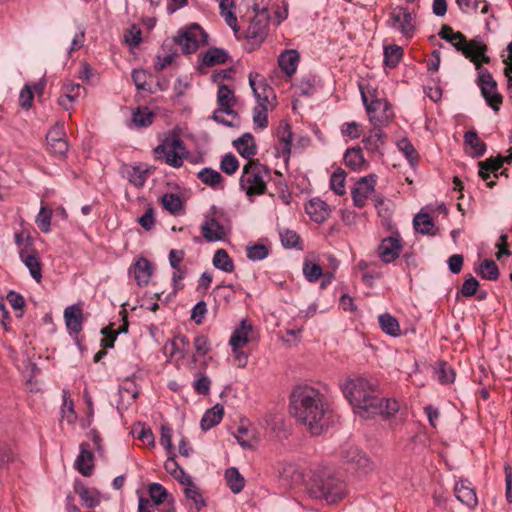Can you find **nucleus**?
<instances>
[{"label": "nucleus", "instance_id": "44", "mask_svg": "<svg viewBox=\"0 0 512 512\" xmlns=\"http://www.w3.org/2000/svg\"><path fill=\"white\" fill-rule=\"evenodd\" d=\"M482 278L496 281L499 278V269L493 260L485 259L476 271Z\"/></svg>", "mask_w": 512, "mask_h": 512}, {"label": "nucleus", "instance_id": "37", "mask_svg": "<svg viewBox=\"0 0 512 512\" xmlns=\"http://www.w3.org/2000/svg\"><path fill=\"white\" fill-rule=\"evenodd\" d=\"M234 2L232 0H221L219 3L220 15L224 18L226 24L233 29L234 32L239 30L237 17L233 12Z\"/></svg>", "mask_w": 512, "mask_h": 512}, {"label": "nucleus", "instance_id": "54", "mask_svg": "<svg viewBox=\"0 0 512 512\" xmlns=\"http://www.w3.org/2000/svg\"><path fill=\"white\" fill-rule=\"evenodd\" d=\"M76 493L80 496L82 503L88 507L93 508L98 503V498L91 492L89 489H87L84 486L75 487Z\"/></svg>", "mask_w": 512, "mask_h": 512}, {"label": "nucleus", "instance_id": "15", "mask_svg": "<svg viewBox=\"0 0 512 512\" xmlns=\"http://www.w3.org/2000/svg\"><path fill=\"white\" fill-rule=\"evenodd\" d=\"M253 334V324L248 319H242L230 337L229 345L231 349L243 348L253 339Z\"/></svg>", "mask_w": 512, "mask_h": 512}, {"label": "nucleus", "instance_id": "23", "mask_svg": "<svg viewBox=\"0 0 512 512\" xmlns=\"http://www.w3.org/2000/svg\"><path fill=\"white\" fill-rule=\"evenodd\" d=\"M64 319L67 329L75 334L82 330L83 313L78 305H71L64 311Z\"/></svg>", "mask_w": 512, "mask_h": 512}, {"label": "nucleus", "instance_id": "5", "mask_svg": "<svg viewBox=\"0 0 512 512\" xmlns=\"http://www.w3.org/2000/svg\"><path fill=\"white\" fill-rule=\"evenodd\" d=\"M268 4L269 0H261L255 1L252 5L254 16L246 30V38L253 46H259L268 35L270 22Z\"/></svg>", "mask_w": 512, "mask_h": 512}, {"label": "nucleus", "instance_id": "18", "mask_svg": "<svg viewBox=\"0 0 512 512\" xmlns=\"http://www.w3.org/2000/svg\"><path fill=\"white\" fill-rule=\"evenodd\" d=\"M380 126H374V129L369 132L367 136L362 139L364 148L374 155H382V148L385 144L386 135L379 128Z\"/></svg>", "mask_w": 512, "mask_h": 512}, {"label": "nucleus", "instance_id": "64", "mask_svg": "<svg viewBox=\"0 0 512 512\" xmlns=\"http://www.w3.org/2000/svg\"><path fill=\"white\" fill-rule=\"evenodd\" d=\"M344 457L348 462H355L359 467H364L368 463V458L357 448H351Z\"/></svg>", "mask_w": 512, "mask_h": 512}, {"label": "nucleus", "instance_id": "4", "mask_svg": "<svg viewBox=\"0 0 512 512\" xmlns=\"http://www.w3.org/2000/svg\"><path fill=\"white\" fill-rule=\"evenodd\" d=\"M271 180L270 169L259 160H249L242 169L239 180L240 188L248 197L263 195L267 183Z\"/></svg>", "mask_w": 512, "mask_h": 512}, {"label": "nucleus", "instance_id": "49", "mask_svg": "<svg viewBox=\"0 0 512 512\" xmlns=\"http://www.w3.org/2000/svg\"><path fill=\"white\" fill-rule=\"evenodd\" d=\"M303 275L308 282H316L323 276L322 267L310 260H305L303 263Z\"/></svg>", "mask_w": 512, "mask_h": 512}, {"label": "nucleus", "instance_id": "58", "mask_svg": "<svg viewBox=\"0 0 512 512\" xmlns=\"http://www.w3.org/2000/svg\"><path fill=\"white\" fill-rule=\"evenodd\" d=\"M127 178L134 186L142 187L147 179L146 171L133 167L127 172Z\"/></svg>", "mask_w": 512, "mask_h": 512}, {"label": "nucleus", "instance_id": "29", "mask_svg": "<svg viewBox=\"0 0 512 512\" xmlns=\"http://www.w3.org/2000/svg\"><path fill=\"white\" fill-rule=\"evenodd\" d=\"M299 62V54L296 50H285L278 58L280 68L291 76L295 73Z\"/></svg>", "mask_w": 512, "mask_h": 512}, {"label": "nucleus", "instance_id": "56", "mask_svg": "<svg viewBox=\"0 0 512 512\" xmlns=\"http://www.w3.org/2000/svg\"><path fill=\"white\" fill-rule=\"evenodd\" d=\"M268 254V248L264 244H254L247 248V257L252 261L263 260Z\"/></svg>", "mask_w": 512, "mask_h": 512}, {"label": "nucleus", "instance_id": "8", "mask_svg": "<svg viewBox=\"0 0 512 512\" xmlns=\"http://www.w3.org/2000/svg\"><path fill=\"white\" fill-rule=\"evenodd\" d=\"M453 47L461 52L466 58L470 59L477 69H480L479 61L489 63L490 58L485 55L487 45L483 42L480 36L474 37L472 40L467 41L466 37L462 34V39L449 41Z\"/></svg>", "mask_w": 512, "mask_h": 512}, {"label": "nucleus", "instance_id": "52", "mask_svg": "<svg viewBox=\"0 0 512 512\" xmlns=\"http://www.w3.org/2000/svg\"><path fill=\"white\" fill-rule=\"evenodd\" d=\"M398 147L408 159L410 164L415 165L418 162V153L408 139H401L398 142Z\"/></svg>", "mask_w": 512, "mask_h": 512}, {"label": "nucleus", "instance_id": "31", "mask_svg": "<svg viewBox=\"0 0 512 512\" xmlns=\"http://www.w3.org/2000/svg\"><path fill=\"white\" fill-rule=\"evenodd\" d=\"M224 414V407L220 404H216L212 408L208 409L201 419V428L203 430H209L212 427L219 424Z\"/></svg>", "mask_w": 512, "mask_h": 512}, {"label": "nucleus", "instance_id": "10", "mask_svg": "<svg viewBox=\"0 0 512 512\" xmlns=\"http://www.w3.org/2000/svg\"><path fill=\"white\" fill-rule=\"evenodd\" d=\"M208 35L198 25L192 24L186 31L174 38L184 54L194 53L200 44H206Z\"/></svg>", "mask_w": 512, "mask_h": 512}, {"label": "nucleus", "instance_id": "46", "mask_svg": "<svg viewBox=\"0 0 512 512\" xmlns=\"http://www.w3.org/2000/svg\"><path fill=\"white\" fill-rule=\"evenodd\" d=\"M119 395L123 402L126 400L127 403L130 404L134 401L139 395V391L134 381L130 379L124 380L119 387Z\"/></svg>", "mask_w": 512, "mask_h": 512}, {"label": "nucleus", "instance_id": "6", "mask_svg": "<svg viewBox=\"0 0 512 512\" xmlns=\"http://www.w3.org/2000/svg\"><path fill=\"white\" fill-rule=\"evenodd\" d=\"M155 158L163 160L171 167L179 168L188 152L184 142L177 135L166 137L161 144L154 149Z\"/></svg>", "mask_w": 512, "mask_h": 512}, {"label": "nucleus", "instance_id": "62", "mask_svg": "<svg viewBox=\"0 0 512 512\" xmlns=\"http://www.w3.org/2000/svg\"><path fill=\"white\" fill-rule=\"evenodd\" d=\"M341 132L344 136L350 139H357L361 135V125L357 122H347L341 127Z\"/></svg>", "mask_w": 512, "mask_h": 512}, {"label": "nucleus", "instance_id": "40", "mask_svg": "<svg viewBox=\"0 0 512 512\" xmlns=\"http://www.w3.org/2000/svg\"><path fill=\"white\" fill-rule=\"evenodd\" d=\"M184 494L190 509L199 511L205 505L203 497L194 483L184 488Z\"/></svg>", "mask_w": 512, "mask_h": 512}, {"label": "nucleus", "instance_id": "19", "mask_svg": "<svg viewBox=\"0 0 512 512\" xmlns=\"http://www.w3.org/2000/svg\"><path fill=\"white\" fill-rule=\"evenodd\" d=\"M94 455L88 443L80 444V453L75 460V468L83 476H90L93 472Z\"/></svg>", "mask_w": 512, "mask_h": 512}, {"label": "nucleus", "instance_id": "21", "mask_svg": "<svg viewBox=\"0 0 512 512\" xmlns=\"http://www.w3.org/2000/svg\"><path fill=\"white\" fill-rule=\"evenodd\" d=\"M85 88L80 84L67 82L62 87V94L58 99V104L68 110L72 104L81 97Z\"/></svg>", "mask_w": 512, "mask_h": 512}, {"label": "nucleus", "instance_id": "25", "mask_svg": "<svg viewBox=\"0 0 512 512\" xmlns=\"http://www.w3.org/2000/svg\"><path fill=\"white\" fill-rule=\"evenodd\" d=\"M292 131L291 126L282 121L278 127L277 138L281 148L282 156L288 160L291 155V147H292Z\"/></svg>", "mask_w": 512, "mask_h": 512}, {"label": "nucleus", "instance_id": "59", "mask_svg": "<svg viewBox=\"0 0 512 512\" xmlns=\"http://www.w3.org/2000/svg\"><path fill=\"white\" fill-rule=\"evenodd\" d=\"M160 444L165 447L168 455H173L172 429L167 425L161 426Z\"/></svg>", "mask_w": 512, "mask_h": 512}, {"label": "nucleus", "instance_id": "13", "mask_svg": "<svg viewBox=\"0 0 512 512\" xmlns=\"http://www.w3.org/2000/svg\"><path fill=\"white\" fill-rule=\"evenodd\" d=\"M377 183V176L369 174L361 177L351 190L353 203L358 208L366 205L368 198L374 193Z\"/></svg>", "mask_w": 512, "mask_h": 512}, {"label": "nucleus", "instance_id": "9", "mask_svg": "<svg viewBox=\"0 0 512 512\" xmlns=\"http://www.w3.org/2000/svg\"><path fill=\"white\" fill-rule=\"evenodd\" d=\"M361 96L369 120L374 126H383L393 118L391 105L386 99H373L369 102L364 91H361Z\"/></svg>", "mask_w": 512, "mask_h": 512}, {"label": "nucleus", "instance_id": "42", "mask_svg": "<svg viewBox=\"0 0 512 512\" xmlns=\"http://www.w3.org/2000/svg\"><path fill=\"white\" fill-rule=\"evenodd\" d=\"M161 203L173 215H179L183 211V202L177 194H164L161 198Z\"/></svg>", "mask_w": 512, "mask_h": 512}, {"label": "nucleus", "instance_id": "20", "mask_svg": "<svg viewBox=\"0 0 512 512\" xmlns=\"http://www.w3.org/2000/svg\"><path fill=\"white\" fill-rule=\"evenodd\" d=\"M456 498L466 506L473 508L477 505L476 492L468 480H460L454 486Z\"/></svg>", "mask_w": 512, "mask_h": 512}, {"label": "nucleus", "instance_id": "28", "mask_svg": "<svg viewBox=\"0 0 512 512\" xmlns=\"http://www.w3.org/2000/svg\"><path fill=\"white\" fill-rule=\"evenodd\" d=\"M201 64L206 67L224 64L228 59V53L221 48H210L199 55Z\"/></svg>", "mask_w": 512, "mask_h": 512}, {"label": "nucleus", "instance_id": "24", "mask_svg": "<svg viewBox=\"0 0 512 512\" xmlns=\"http://www.w3.org/2000/svg\"><path fill=\"white\" fill-rule=\"evenodd\" d=\"M233 145L242 157L246 158L248 161L253 160L252 157L256 154L257 147L252 134H243L233 142Z\"/></svg>", "mask_w": 512, "mask_h": 512}, {"label": "nucleus", "instance_id": "14", "mask_svg": "<svg viewBox=\"0 0 512 512\" xmlns=\"http://www.w3.org/2000/svg\"><path fill=\"white\" fill-rule=\"evenodd\" d=\"M402 244L398 237L389 236L383 238L378 246V256L382 262L388 264L394 262L400 255Z\"/></svg>", "mask_w": 512, "mask_h": 512}, {"label": "nucleus", "instance_id": "12", "mask_svg": "<svg viewBox=\"0 0 512 512\" xmlns=\"http://www.w3.org/2000/svg\"><path fill=\"white\" fill-rule=\"evenodd\" d=\"M479 86L481 89L482 96L486 100L487 104L495 111L498 112L500 105L502 104L503 97L497 91V83L493 79L492 75L488 70L483 69L479 73Z\"/></svg>", "mask_w": 512, "mask_h": 512}, {"label": "nucleus", "instance_id": "3", "mask_svg": "<svg viewBox=\"0 0 512 512\" xmlns=\"http://www.w3.org/2000/svg\"><path fill=\"white\" fill-rule=\"evenodd\" d=\"M307 491L311 498L322 499L327 503H335L346 495L344 482L327 471L313 474Z\"/></svg>", "mask_w": 512, "mask_h": 512}, {"label": "nucleus", "instance_id": "17", "mask_svg": "<svg viewBox=\"0 0 512 512\" xmlns=\"http://www.w3.org/2000/svg\"><path fill=\"white\" fill-rule=\"evenodd\" d=\"M512 161V153L508 156L498 155L496 158L490 157L485 161L479 162V176L487 181L490 178V173L494 174L495 178H498L497 171L502 167L504 163L510 164Z\"/></svg>", "mask_w": 512, "mask_h": 512}, {"label": "nucleus", "instance_id": "35", "mask_svg": "<svg viewBox=\"0 0 512 512\" xmlns=\"http://www.w3.org/2000/svg\"><path fill=\"white\" fill-rule=\"evenodd\" d=\"M212 262L216 269L223 272L231 273L234 271V262L225 249H218L214 253Z\"/></svg>", "mask_w": 512, "mask_h": 512}, {"label": "nucleus", "instance_id": "30", "mask_svg": "<svg viewBox=\"0 0 512 512\" xmlns=\"http://www.w3.org/2000/svg\"><path fill=\"white\" fill-rule=\"evenodd\" d=\"M20 258L29 269L31 276L38 283L41 281L42 273H41V263L35 251L31 253H27L26 250L22 249L20 251Z\"/></svg>", "mask_w": 512, "mask_h": 512}, {"label": "nucleus", "instance_id": "47", "mask_svg": "<svg viewBox=\"0 0 512 512\" xmlns=\"http://www.w3.org/2000/svg\"><path fill=\"white\" fill-rule=\"evenodd\" d=\"M435 375L441 384H450L455 380V372L446 362H439L436 365Z\"/></svg>", "mask_w": 512, "mask_h": 512}, {"label": "nucleus", "instance_id": "16", "mask_svg": "<svg viewBox=\"0 0 512 512\" xmlns=\"http://www.w3.org/2000/svg\"><path fill=\"white\" fill-rule=\"evenodd\" d=\"M237 102L235 94L227 85L220 84L217 91V103L219 109H223L225 114L233 119H238V113L233 109Z\"/></svg>", "mask_w": 512, "mask_h": 512}, {"label": "nucleus", "instance_id": "39", "mask_svg": "<svg viewBox=\"0 0 512 512\" xmlns=\"http://www.w3.org/2000/svg\"><path fill=\"white\" fill-rule=\"evenodd\" d=\"M464 143L473 150L474 157L483 156L486 152V144L478 137L475 131H468L464 134Z\"/></svg>", "mask_w": 512, "mask_h": 512}, {"label": "nucleus", "instance_id": "61", "mask_svg": "<svg viewBox=\"0 0 512 512\" xmlns=\"http://www.w3.org/2000/svg\"><path fill=\"white\" fill-rule=\"evenodd\" d=\"M33 99H34V94H33L31 87L29 85H25L21 89L20 94H19V105L23 109L28 110L32 107Z\"/></svg>", "mask_w": 512, "mask_h": 512}, {"label": "nucleus", "instance_id": "60", "mask_svg": "<svg viewBox=\"0 0 512 512\" xmlns=\"http://www.w3.org/2000/svg\"><path fill=\"white\" fill-rule=\"evenodd\" d=\"M6 298L13 309L20 311L17 316L21 317L23 315V308L25 306V300L23 296L15 291H10Z\"/></svg>", "mask_w": 512, "mask_h": 512}, {"label": "nucleus", "instance_id": "11", "mask_svg": "<svg viewBox=\"0 0 512 512\" xmlns=\"http://www.w3.org/2000/svg\"><path fill=\"white\" fill-rule=\"evenodd\" d=\"M387 26L403 34L406 38H411L415 32L414 17L407 8L396 6L392 9L387 20Z\"/></svg>", "mask_w": 512, "mask_h": 512}, {"label": "nucleus", "instance_id": "43", "mask_svg": "<svg viewBox=\"0 0 512 512\" xmlns=\"http://www.w3.org/2000/svg\"><path fill=\"white\" fill-rule=\"evenodd\" d=\"M148 491L153 502V507L159 506L160 504H164L172 498V496L168 494L165 487L159 483L150 484Z\"/></svg>", "mask_w": 512, "mask_h": 512}, {"label": "nucleus", "instance_id": "27", "mask_svg": "<svg viewBox=\"0 0 512 512\" xmlns=\"http://www.w3.org/2000/svg\"><path fill=\"white\" fill-rule=\"evenodd\" d=\"M153 267L148 259L141 257L134 265V278L138 286H146L152 276Z\"/></svg>", "mask_w": 512, "mask_h": 512}, {"label": "nucleus", "instance_id": "45", "mask_svg": "<svg viewBox=\"0 0 512 512\" xmlns=\"http://www.w3.org/2000/svg\"><path fill=\"white\" fill-rule=\"evenodd\" d=\"M403 56V49L398 45H388L384 47V63L390 68L398 65Z\"/></svg>", "mask_w": 512, "mask_h": 512}, {"label": "nucleus", "instance_id": "22", "mask_svg": "<svg viewBox=\"0 0 512 512\" xmlns=\"http://www.w3.org/2000/svg\"><path fill=\"white\" fill-rule=\"evenodd\" d=\"M305 209L311 220L316 223L324 222L330 215L328 205L319 198L311 199Z\"/></svg>", "mask_w": 512, "mask_h": 512}, {"label": "nucleus", "instance_id": "36", "mask_svg": "<svg viewBox=\"0 0 512 512\" xmlns=\"http://www.w3.org/2000/svg\"><path fill=\"white\" fill-rule=\"evenodd\" d=\"M379 325L382 331L392 337L401 335V329L398 320L389 313L379 316Z\"/></svg>", "mask_w": 512, "mask_h": 512}, {"label": "nucleus", "instance_id": "33", "mask_svg": "<svg viewBox=\"0 0 512 512\" xmlns=\"http://www.w3.org/2000/svg\"><path fill=\"white\" fill-rule=\"evenodd\" d=\"M414 228L423 235H436L433 219L427 213H418L413 220Z\"/></svg>", "mask_w": 512, "mask_h": 512}, {"label": "nucleus", "instance_id": "26", "mask_svg": "<svg viewBox=\"0 0 512 512\" xmlns=\"http://www.w3.org/2000/svg\"><path fill=\"white\" fill-rule=\"evenodd\" d=\"M259 77L258 74L254 77L252 74L249 75V84L253 90L254 96L257 100V105H267L269 95L272 94V88L265 83L263 79L260 81H256V78Z\"/></svg>", "mask_w": 512, "mask_h": 512}, {"label": "nucleus", "instance_id": "1", "mask_svg": "<svg viewBox=\"0 0 512 512\" xmlns=\"http://www.w3.org/2000/svg\"><path fill=\"white\" fill-rule=\"evenodd\" d=\"M341 390L355 414L363 419L389 418L399 410L396 400L380 396L379 383L371 376L353 375L341 384Z\"/></svg>", "mask_w": 512, "mask_h": 512}, {"label": "nucleus", "instance_id": "55", "mask_svg": "<svg viewBox=\"0 0 512 512\" xmlns=\"http://www.w3.org/2000/svg\"><path fill=\"white\" fill-rule=\"evenodd\" d=\"M133 432L136 434L137 439L151 447L154 446L155 441L152 430L145 424H139L138 427L134 428Z\"/></svg>", "mask_w": 512, "mask_h": 512}, {"label": "nucleus", "instance_id": "32", "mask_svg": "<svg viewBox=\"0 0 512 512\" xmlns=\"http://www.w3.org/2000/svg\"><path fill=\"white\" fill-rule=\"evenodd\" d=\"M197 177L202 183H204L214 189H216V188L223 189L222 184H223L224 178L217 170H214V169L208 168V167L203 168L202 170H200L198 172Z\"/></svg>", "mask_w": 512, "mask_h": 512}, {"label": "nucleus", "instance_id": "2", "mask_svg": "<svg viewBox=\"0 0 512 512\" xmlns=\"http://www.w3.org/2000/svg\"><path fill=\"white\" fill-rule=\"evenodd\" d=\"M290 410L297 421L306 425L313 434H319L326 426L328 404L324 393L316 386L301 384L290 396Z\"/></svg>", "mask_w": 512, "mask_h": 512}, {"label": "nucleus", "instance_id": "57", "mask_svg": "<svg viewBox=\"0 0 512 512\" xmlns=\"http://www.w3.org/2000/svg\"><path fill=\"white\" fill-rule=\"evenodd\" d=\"M280 238L283 246L286 248H296L300 242V236L290 229L281 231Z\"/></svg>", "mask_w": 512, "mask_h": 512}, {"label": "nucleus", "instance_id": "63", "mask_svg": "<svg viewBox=\"0 0 512 512\" xmlns=\"http://www.w3.org/2000/svg\"><path fill=\"white\" fill-rule=\"evenodd\" d=\"M49 151L57 156L64 157L68 151L69 145L66 139L47 143Z\"/></svg>", "mask_w": 512, "mask_h": 512}, {"label": "nucleus", "instance_id": "41", "mask_svg": "<svg viewBox=\"0 0 512 512\" xmlns=\"http://www.w3.org/2000/svg\"><path fill=\"white\" fill-rule=\"evenodd\" d=\"M154 114L148 107H138L132 113V123L138 128H146L153 122Z\"/></svg>", "mask_w": 512, "mask_h": 512}, {"label": "nucleus", "instance_id": "51", "mask_svg": "<svg viewBox=\"0 0 512 512\" xmlns=\"http://www.w3.org/2000/svg\"><path fill=\"white\" fill-rule=\"evenodd\" d=\"M268 108L267 105L261 104L256 105L253 110V122L254 125L260 129H264L268 126Z\"/></svg>", "mask_w": 512, "mask_h": 512}, {"label": "nucleus", "instance_id": "48", "mask_svg": "<svg viewBox=\"0 0 512 512\" xmlns=\"http://www.w3.org/2000/svg\"><path fill=\"white\" fill-rule=\"evenodd\" d=\"M346 173L342 168H337L330 177V187L337 195H344Z\"/></svg>", "mask_w": 512, "mask_h": 512}, {"label": "nucleus", "instance_id": "53", "mask_svg": "<svg viewBox=\"0 0 512 512\" xmlns=\"http://www.w3.org/2000/svg\"><path fill=\"white\" fill-rule=\"evenodd\" d=\"M238 168H239V162L233 154L229 153V154H226L223 156L221 163H220V169L224 173H226L228 175H233L234 173H236Z\"/></svg>", "mask_w": 512, "mask_h": 512}, {"label": "nucleus", "instance_id": "34", "mask_svg": "<svg viewBox=\"0 0 512 512\" xmlns=\"http://www.w3.org/2000/svg\"><path fill=\"white\" fill-rule=\"evenodd\" d=\"M225 480L230 490L237 494L241 492L245 486V479L235 467H230L225 471Z\"/></svg>", "mask_w": 512, "mask_h": 512}, {"label": "nucleus", "instance_id": "7", "mask_svg": "<svg viewBox=\"0 0 512 512\" xmlns=\"http://www.w3.org/2000/svg\"><path fill=\"white\" fill-rule=\"evenodd\" d=\"M225 221V212L216 206H212L201 225V233L204 239L207 242L224 240L228 234Z\"/></svg>", "mask_w": 512, "mask_h": 512}, {"label": "nucleus", "instance_id": "38", "mask_svg": "<svg viewBox=\"0 0 512 512\" xmlns=\"http://www.w3.org/2000/svg\"><path fill=\"white\" fill-rule=\"evenodd\" d=\"M344 162L351 169L360 170L365 164L362 149L359 146L347 149L344 154Z\"/></svg>", "mask_w": 512, "mask_h": 512}, {"label": "nucleus", "instance_id": "50", "mask_svg": "<svg viewBox=\"0 0 512 512\" xmlns=\"http://www.w3.org/2000/svg\"><path fill=\"white\" fill-rule=\"evenodd\" d=\"M51 218H52V210L47 208L46 206H41L38 215L36 216L35 222L38 228L43 233H48L50 231L51 226Z\"/></svg>", "mask_w": 512, "mask_h": 512}]
</instances>
